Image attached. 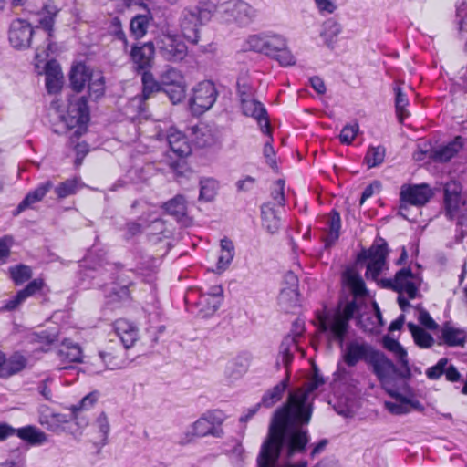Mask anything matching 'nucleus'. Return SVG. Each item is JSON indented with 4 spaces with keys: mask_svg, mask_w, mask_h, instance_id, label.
I'll list each match as a JSON object with an SVG mask.
<instances>
[{
    "mask_svg": "<svg viewBox=\"0 0 467 467\" xmlns=\"http://www.w3.org/2000/svg\"><path fill=\"white\" fill-rule=\"evenodd\" d=\"M325 384V379L317 367L313 366V375L305 389L289 394L287 402L274 414L268 433L257 455V467H307L306 461L297 463L278 464L282 450L286 448V455L291 458L296 452H303L309 441L307 425L313 412V392Z\"/></svg>",
    "mask_w": 467,
    "mask_h": 467,
    "instance_id": "f257e3e1",
    "label": "nucleus"
},
{
    "mask_svg": "<svg viewBox=\"0 0 467 467\" xmlns=\"http://www.w3.org/2000/svg\"><path fill=\"white\" fill-rule=\"evenodd\" d=\"M343 360L349 368L364 361L371 368L373 374L383 388H386V385L391 381V375L397 371L396 365L388 358L384 352L367 342L353 340L348 343L343 352Z\"/></svg>",
    "mask_w": 467,
    "mask_h": 467,
    "instance_id": "f03ea898",
    "label": "nucleus"
},
{
    "mask_svg": "<svg viewBox=\"0 0 467 467\" xmlns=\"http://www.w3.org/2000/svg\"><path fill=\"white\" fill-rule=\"evenodd\" d=\"M359 309L356 299L346 304L341 310H326L317 315V321L321 332L326 333L329 341H337L343 346L349 329V320L355 317Z\"/></svg>",
    "mask_w": 467,
    "mask_h": 467,
    "instance_id": "7ed1b4c3",
    "label": "nucleus"
},
{
    "mask_svg": "<svg viewBox=\"0 0 467 467\" xmlns=\"http://www.w3.org/2000/svg\"><path fill=\"white\" fill-rule=\"evenodd\" d=\"M300 337V333L296 335L285 336L279 347V354L275 361V368L279 369L281 364L286 369L285 378L276 384L272 389H268L262 397L260 404L265 408H270L278 402L285 389L288 387L290 379L289 366L294 359V352L297 349V338Z\"/></svg>",
    "mask_w": 467,
    "mask_h": 467,
    "instance_id": "20e7f679",
    "label": "nucleus"
},
{
    "mask_svg": "<svg viewBox=\"0 0 467 467\" xmlns=\"http://www.w3.org/2000/svg\"><path fill=\"white\" fill-rule=\"evenodd\" d=\"M60 9L54 1L49 0L43 5L39 12L40 19L38 25L35 27L38 33V29L42 28L45 31L44 45H37L36 47L35 60L36 67H39V63L46 60L49 52H53V43L51 41L54 36V26L56 17L57 16Z\"/></svg>",
    "mask_w": 467,
    "mask_h": 467,
    "instance_id": "39448f33",
    "label": "nucleus"
},
{
    "mask_svg": "<svg viewBox=\"0 0 467 467\" xmlns=\"http://www.w3.org/2000/svg\"><path fill=\"white\" fill-rule=\"evenodd\" d=\"M225 419V414L220 410H208L191 425V431L187 435L222 438L224 434L222 424Z\"/></svg>",
    "mask_w": 467,
    "mask_h": 467,
    "instance_id": "423d86ee",
    "label": "nucleus"
},
{
    "mask_svg": "<svg viewBox=\"0 0 467 467\" xmlns=\"http://www.w3.org/2000/svg\"><path fill=\"white\" fill-rule=\"evenodd\" d=\"M209 12L199 5L184 8L181 16V28L183 36L191 43L197 45L200 42L199 27L211 19Z\"/></svg>",
    "mask_w": 467,
    "mask_h": 467,
    "instance_id": "0eeeda50",
    "label": "nucleus"
},
{
    "mask_svg": "<svg viewBox=\"0 0 467 467\" xmlns=\"http://www.w3.org/2000/svg\"><path fill=\"white\" fill-rule=\"evenodd\" d=\"M461 191V186L456 182L446 184L444 188L446 215L451 220L457 216L458 225L467 227V197H463Z\"/></svg>",
    "mask_w": 467,
    "mask_h": 467,
    "instance_id": "6e6552de",
    "label": "nucleus"
},
{
    "mask_svg": "<svg viewBox=\"0 0 467 467\" xmlns=\"http://www.w3.org/2000/svg\"><path fill=\"white\" fill-rule=\"evenodd\" d=\"M219 13L221 18L227 22H235L240 26L250 24L257 16V11L248 3L242 0H234L223 4Z\"/></svg>",
    "mask_w": 467,
    "mask_h": 467,
    "instance_id": "1a4fd4ad",
    "label": "nucleus"
},
{
    "mask_svg": "<svg viewBox=\"0 0 467 467\" xmlns=\"http://www.w3.org/2000/svg\"><path fill=\"white\" fill-rule=\"evenodd\" d=\"M433 193L428 184L403 185L400 192V208L398 214L404 219L409 218L403 213V210H409V205L422 206L432 197Z\"/></svg>",
    "mask_w": 467,
    "mask_h": 467,
    "instance_id": "9d476101",
    "label": "nucleus"
},
{
    "mask_svg": "<svg viewBox=\"0 0 467 467\" xmlns=\"http://www.w3.org/2000/svg\"><path fill=\"white\" fill-rule=\"evenodd\" d=\"M37 36L36 29L25 19L16 18L9 26L8 40L10 45L16 49L23 50L28 48L33 39Z\"/></svg>",
    "mask_w": 467,
    "mask_h": 467,
    "instance_id": "9b49d317",
    "label": "nucleus"
},
{
    "mask_svg": "<svg viewBox=\"0 0 467 467\" xmlns=\"http://www.w3.org/2000/svg\"><path fill=\"white\" fill-rule=\"evenodd\" d=\"M162 92L173 104L181 102L185 98V79L181 71L169 67L160 76Z\"/></svg>",
    "mask_w": 467,
    "mask_h": 467,
    "instance_id": "f8f14e48",
    "label": "nucleus"
},
{
    "mask_svg": "<svg viewBox=\"0 0 467 467\" xmlns=\"http://www.w3.org/2000/svg\"><path fill=\"white\" fill-rule=\"evenodd\" d=\"M217 99V90L211 81H202L192 89L190 107L193 113L202 114L210 109Z\"/></svg>",
    "mask_w": 467,
    "mask_h": 467,
    "instance_id": "ddd939ff",
    "label": "nucleus"
},
{
    "mask_svg": "<svg viewBox=\"0 0 467 467\" xmlns=\"http://www.w3.org/2000/svg\"><path fill=\"white\" fill-rule=\"evenodd\" d=\"M155 45L161 56L167 61H181L187 54L186 45L176 36L169 34L159 36Z\"/></svg>",
    "mask_w": 467,
    "mask_h": 467,
    "instance_id": "4468645a",
    "label": "nucleus"
},
{
    "mask_svg": "<svg viewBox=\"0 0 467 467\" xmlns=\"http://www.w3.org/2000/svg\"><path fill=\"white\" fill-rule=\"evenodd\" d=\"M88 101L87 96H81L76 100H69L67 114L71 119L70 124L78 126V129L71 136L72 141L74 138L78 139L87 130V123L89 121V107Z\"/></svg>",
    "mask_w": 467,
    "mask_h": 467,
    "instance_id": "2eb2a0df",
    "label": "nucleus"
},
{
    "mask_svg": "<svg viewBox=\"0 0 467 467\" xmlns=\"http://www.w3.org/2000/svg\"><path fill=\"white\" fill-rule=\"evenodd\" d=\"M391 381L386 385V391L388 394L396 400L393 401H385V409L393 415H405L410 413L412 410L422 412L424 406L416 399L410 398L400 393L397 389L389 387Z\"/></svg>",
    "mask_w": 467,
    "mask_h": 467,
    "instance_id": "dca6fc26",
    "label": "nucleus"
},
{
    "mask_svg": "<svg viewBox=\"0 0 467 467\" xmlns=\"http://www.w3.org/2000/svg\"><path fill=\"white\" fill-rule=\"evenodd\" d=\"M383 346L389 351L394 353L401 366V369L397 368V371L391 375V380L394 378L409 379L411 377V371L409 365L408 354L406 349L400 344V342L389 337H384Z\"/></svg>",
    "mask_w": 467,
    "mask_h": 467,
    "instance_id": "f3484780",
    "label": "nucleus"
},
{
    "mask_svg": "<svg viewBox=\"0 0 467 467\" xmlns=\"http://www.w3.org/2000/svg\"><path fill=\"white\" fill-rule=\"evenodd\" d=\"M45 283L40 278H36L29 282L26 286L19 290L12 298L6 300L0 308L1 312H11L16 310L28 297L40 291Z\"/></svg>",
    "mask_w": 467,
    "mask_h": 467,
    "instance_id": "a211bd4d",
    "label": "nucleus"
},
{
    "mask_svg": "<svg viewBox=\"0 0 467 467\" xmlns=\"http://www.w3.org/2000/svg\"><path fill=\"white\" fill-rule=\"evenodd\" d=\"M155 54V44L153 42L144 43L142 46H133L130 50V57L137 67V70L147 71L153 65Z\"/></svg>",
    "mask_w": 467,
    "mask_h": 467,
    "instance_id": "6ab92c4d",
    "label": "nucleus"
},
{
    "mask_svg": "<svg viewBox=\"0 0 467 467\" xmlns=\"http://www.w3.org/2000/svg\"><path fill=\"white\" fill-rule=\"evenodd\" d=\"M389 254L388 243L382 237H377L368 249H362L357 255V263L367 261H385Z\"/></svg>",
    "mask_w": 467,
    "mask_h": 467,
    "instance_id": "aec40b11",
    "label": "nucleus"
},
{
    "mask_svg": "<svg viewBox=\"0 0 467 467\" xmlns=\"http://www.w3.org/2000/svg\"><path fill=\"white\" fill-rule=\"evenodd\" d=\"M462 148V138L456 137L452 141L429 151H420L418 154H428L429 158L437 162L451 161Z\"/></svg>",
    "mask_w": 467,
    "mask_h": 467,
    "instance_id": "412c9836",
    "label": "nucleus"
},
{
    "mask_svg": "<svg viewBox=\"0 0 467 467\" xmlns=\"http://www.w3.org/2000/svg\"><path fill=\"white\" fill-rule=\"evenodd\" d=\"M116 336L121 343V348L129 349L138 340V328L126 319H118L114 323Z\"/></svg>",
    "mask_w": 467,
    "mask_h": 467,
    "instance_id": "4be33fe9",
    "label": "nucleus"
},
{
    "mask_svg": "<svg viewBox=\"0 0 467 467\" xmlns=\"http://www.w3.org/2000/svg\"><path fill=\"white\" fill-rule=\"evenodd\" d=\"M125 350L119 344L109 346L106 350L99 352V358L108 369H119L125 367Z\"/></svg>",
    "mask_w": 467,
    "mask_h": 467,
    "instance_id": "5701e85b",
    "label": "nucleus"
},
{
    "mask_svg": "<svg viewBox=\"0 0 467 467\" xmlns=\"http://www.w3.org/2000/svg\"><path fill=\"white\" fill-rule=\"evenodd\" d=\"M192 140L198 148H210L215 146L218 141L217 133L205 124H200L192 128Z\"/></svg>",
    "mask_w": 467,
    "mask_h": 467,
    "instance_id": "b1692460",
    "label": "nucleus"
},
{
    "mask_svg": "<svg viewBox=\"0 0 467 467\" xmlns=\"http://www.w3.org/2000/svg\"><path fill=\"white\" fill-rule=\"evenodd\" d=\"M261 219L263 227L271 234H276L281 227V218L274 204L264 203L261 206Z\"/></svg>",
    "mask_w": 467,
    "mask_h": 467,
    "instance_id": "393cba45",
    "label": "nucleus"
},
{
    "mask_svg": "<svg viewBox=\"0 0 467 467\" xmlns=\"http://www.w3.org/2000/svg\"><path fill=\"white\" fill-rule=\"evenodd\" d=\"M442 343L448 347H463L467 341L465 330L454 327L445 323L441 330Z\"/></svg>",
    "mask_w": 467,
    "mask_h": 467,
    "instance_id": "a878e982",
    "label": "nucleus"
},
{
    "mask_svg": "<svg viewBox=\"0 0 467 467\" xmlns=\"http://www.w3.org/2000/svg\"><path fill=\"white\" fill-rule=\"evenodd\" d=\"M15 435L32 446H39L47 441V435L34 425L16 429Z\"/></svg>",
    "mask_w": 467,
    "mask_h": 467,
    "instance_id": "bb28decb",
    "label": "nucleus"
},
{
    "mask_svg": "<svg viewBox=\"0 0 467 467\" xmlns=\"http://www.w3.org/2000/svg\"><path fill=\"white\" fill-rule=\"evenodd\" d=\"M171 150L179 157H186L191 154L192 147L186 136L178 130H171L167 136Z\"/></svg>",
    "mask_w": 467,
    "mask_h": 467,
    "instance_id": "cd10ccee",
    "label": "nucleus"
},
{
    "mask_svg": "<svg viewBox=\"0 0 467 467\" xmlns=\"http://www.w3.org/2000/svg\"><path fill=\"white\" fill-rule=\"evenodd\" d=\"M91 73L82 63L72 67L69 74V82L72 90L78 93L83 90L86 84L90 81Z\"/></svg>",
    "mask_w": 467,
    "mask_h": 467,
    "instance_id": "c85d7f7f",
    "label": "nucleus"
},
{
    "mask_svg": "<svg viewBox=\"0 0 467 467\" xmlns=\"http://www.w3.org/2000/svg\"><path fill=\"white\" fill-rule=\"evenodd\" d=\"M53 183L51 181H46L40 183L34 191L29 192L24 200L18 204L16 208L17 213L23 212L32 204L40 202L45 195L52 189Z\"/></svg>",
    "mask_w": 467,
    "mask_h": 467,
    "instance_id": "c756f323",
    "label": "nucleus"
},
{
    "mask_svg": "<svg viewBox=\"0 0 467 467\" xmlns=\"http://www.w3.org/2000/svg\"><path fill=\"white\" fill-rule=\"evenodd\" d=\"M235 254L234 245L232 240L224 237L220 242V255L217 261V270H226L234 260Z\"/></svg>",
    "mask_w": 467,
    "mask_h": 467,
    "instance_id": "7c9ffc66",
    "label": "nucleus"
},
{
    "mask_svg": "<svg viewBox=\"0 0 467 467\" xmlns=\"http://www.w3.org/2000/svg\"><path fill=\"white\" fill-rule=\"evenodd\" d=\"M343 279L355 297L365 296L367 295L368 291L365 282L358 272L348 269L343 274Z\"/></svg>",
    "mask_w": 467,
    "mask_h": 467,
    "instance_id": "2f4dec72",
    "label": "nucleus"
},
{
    "mask_svg": "<svg viewBox=\"0 0 467 467\" xmlns=\"http://www.w3.org/2000/svg\"><path fill=\"white\" fill-rule=\"evenodd\" d=\"M26 365V358L18 353H15L8 359L5 357V363L0 368V378L11 377L23 370Z\"/></svg>",
    "mask_w": 467,
    "mask_h": 467,
    "instance_id": "473e14b6",
    "label": "nucleus"
},
{
    "mask_svg": "<svg viewBox=\"0 0 467 467\" xmlns=\"http://www.w3.org/2000/svg\"><path fill=\"white\" fill-rule=\"evenodd\" d=\"M341 30L340 24L333 18H329L324 22L320 36L324 38L325 44L329 48L334 47V44L337 41V36L341 33Z\"/></svg>",
    "mask_w": 467,
    "mask_h": 467,
    "instance_id": "72a5a7b5",
    "label": "nucleus"
},
{
    "mask_svg": "<svg viewBox=\"0 0 467 467\" xmlns=\"http://www.w3.org/2000/svg\"><path fill=\"white\" fill-rule=\"evenodd\" d=\"M407 327L418 347L421 348H430L433 346L434 338L425 329L412 322L408 323Z\"/></svg>",
    "mask_w": 467,
    "mask_h": 467,
    "instance_id": "f704fd0d",
    "label": "nucleus"
},
{
    "mask_svg": "<svg viewBox=\"0 0 467 467\" xmlns=\"http://www.w3.org/2000/svg\"><path fill=\"white\" fill-rule=\"evenodd\" d=\"M163 208L167 213L175 217L177 221H181L186 215V200L182 195H176L165 202Z\"/></svg>",
    "mask_w": 467,
    "mask_h": 467,
    "instance_id": "c9c22d12",
    "label": "nucleus"
},
{
    "mask_svg": "<svg viewBox=\"0 0 467 467\" xmlns=\"http://www.w3.org/2000/svg\"><path fill=\"white\" fill-rule=\"evenodd\" d=\"M327 225L328 234L325 239L327 247L334 244L339 238L341 218L340 213L337 210H332L330 212Z\"/></svg>",
    "mask_w": 467,
    "mask_h": 467,
    "instance_id": "e433bc0d",
    "label": "nucleus"
},
{
    "mask_svg": "<svg viewBox=\"0 0 467 467\" xmlns=\"http://www.w3.org/2000/svg\"><path fill=\"white\" fill-rule=\"evenodd\" d=\"M286 48V41L280 35L265 34V55L277 56L279 52Z\"/></svg>",
    "mask_w": 467,
    "mask_h": 467,
    "instance_id": "4c0bfd02",
    "label": "nucleus"
},
{
    "mask_svg": "<svg viewBox=\"0 0 467 467\" xmlns=\"http://www.w3.org/2000/svg\"><path fill=\"white\" fill-rule=\"evenodd\" d=\"M150 17L148 15H137L130 23V30L132 36L136 38L143 37L149 28Z\"/></svg>",
    "mask_w": 467,
    "mask_h": 467,
    "instance_id": "58836bf2",
    "label": "nucleus"
},
{
    "mask_svg": "<svg viewBox=\"0 0 467 467\" xmlns=\"http://www.w3.org/2000/svg\"><path fill=\"white\" fill-rule=\"evenodd\" d=\"M218 182L213 178L200 180L199 200L212 202L217 194Z\"/></svg>",
    "mask_w": 467,
    "mask_h": 467,
    "instance_id": "ea45409f",
    "label": "nucleus"
},
{
    "mask_svg": "<svg viewBox=\"0 0 467 467\" xmlns=\"http://www.w3.org/2000/svg\"><path fill=\"white\" fill-rule=\"evenodd\" d=\"M142 85H143V90L142 95L144 99H148L153 93L161 91L162 92V86L161 79L157 81L152 73H150L149 70L144 71L142 73Z\"/></svg>",
    "mask_w": 467,
    "mask_h": 467,
    "instance_id": "a19ab883",
    "label": "nucleus"
},
{
    "mask_svg": "<svg viewBox=\"0 0 467 467\" xmlns=\"http://www.w3.org/2000/svg\"><path fill=\"white\" fill-rule=\"evenodd\" d=\"M394 93H395V109L397 117L399 119V121L402 123L409 116V112L406 109V107L409 104L408 98L406 94L403 92L402 88L399 86H396L394 88Z\"/></svg>",
    "mask_w": 467,
    "mask_h": 467,
    "instance_id": "79ce46f5",
    "label": "nucleus"
},
{
    "mask_svg": "<svg viewBox=\"0 0 467 467\" xmlns=\"http://www.w3.org/2000/svg\"><path fill=\"white\" fill-rule=\"evenodd\" d=\"M12 280L16 285H20L32 277V269L30 266L20 264L9 268Z\"/></svg>",
    "mask_w": 467,
    "mask_h": 467,
    "instance_id": "37998d69",
    "label": "nucleus"
},
{
    "mask_svg": "<svg viewBox=\"0 0 467 467\" xmlns=\"http://www.w3.org/2000/svg\"><path fill=\"white\" fill-rule=\"evenodd\" d=\"M385 155L384 146H370L366 153L365 161L369 168L377 167L384 161Z\"/></svg>",
    "mask_w": 467,
    "mask_h": 467,
    "instance_id": "c03bdc74",
    "label": "nucleus"
},
{
    "mask_svg": "<svg viewBox=\"0 0 467 467\" xmlns=\"http://www.w3.org/2000/svg\"><path fill=\"white\" fill-rule=\"evenodd\" d=\"M60 357L68 362H80L82 359V350L78 344L63 343L59 350Z\"/></svg>",
    "mask_w": 467,
    "mask_h": 467,
    "instance_id": "a18cd8bd",
    "label": "nucleus"
},
{
    "mask_svg": "<svg viewBox=\"0 0 467 467\" xmlns=\"http://www.w3.org/2000/svg\"><path fill=\"white\" fill-rule=\"evenodd\" d=\"M285 282L289 285L286 288H283L281 290L280 296H279V301H284L287 296H297L296 288L298 285V279L297 276L292 272L288 271L285 273L284 276Z\"/></svg>",
    "mask_w": 467,
    "mask_h": 467,
    "instance_id": "49530a36",
    "label": "nucleus"
},
{
    "mask_svg": "<svg viewBox=\"0 0 467 467\" xmlns=\"http://www.w3.org/2000/svg\"><path fill=\"white\" fill-rule=\"evenodd\" d=\"M78 188V182L77 179H68L59 183L55 188V192L59 199H65L77 192Z\"/></svg>",
    "mask_w": 467,
    "mask_h": 467,
    "instance_id": "de8ad7c7",
    "label": "nucleus"
},
{
    "mask_svg": "<svg viewBox=\"0 0 467 467\" xmlns=\"http://www.w3.org/2000/svg\"><path fill=\"white\" fill-rule=\"evenodd\" d=\"M250 117L254 118L258 123L262 125L261 130L264 133H270V123L267 111L261 102H257L254 109H253V114H250Z\"/></svg>",
    "mask_w": 467,
    "mask_h": 467,
    "instance_id": "09e8293b",
    "label": "nucleus"
},
{
    "mask_svg": "<svg viewBox=\"0 0 467 467\" xmlns=\"http://www.w3.org/2000/svg\"><path fill=\"white\" fill-rule=\"evenodd\" d=\"M385 261H368L366 265L365 277L367 280L378 281L379 276L386 268Z\"/></svg>",
    "mask_w": 467,
    "mask_h": 467,
    "instance_id": "8fccbe9b",
    "label": "nucleus"
},
{
    "mask_svg": "<svg viewBox=\"0 0 467 467\" xmlns=\"http://www.w3.org/2000/svg\"><path fill=\"white\" fill-rule=\"evenodd\" d=\"M105 93V81L104 77L99 76L97 79L88 81V97L93 100H98L104 96Z\"/></svg>",
    "mask_w": 467,
    "mask_h": 467,
    "instance_id": "3c124183",
    "label": "nucleus"
},
{
    "mask_svg": "<svg viewBox=\"0 0 467 467\" xmlns=\"http://www.w3.org/2000/svg\"><path fill=\"white\" fill-rule=\"evenodd\" d=\"M265 34L250 36L245 42V49L265 54Z\"/></svg>",
    "mask_w": 467,
    "mask_h": 467,
    "instance_id": "603ef678",
    "label": "nucleus"
},
{
    "mask_svg": "<svg viewBox=\"0 0 467 467\" xmlns=\"http://www.w3.org/2000/svg\"><path fill=\"white\" fill-rule=\"evenodd\" d=\"M108 297L109 303H119L127 301L130 297V291L128 285H113L110 289V294L108 296Z\"/></svg>",
    "mask_w": 467,
    "mask_h": 467,
    "instance_id": "864d4df0",
    "label": "nucleus"
},
{
    "mask_svg": "<svg viewBox=\"0 0 467 467\" xmlns=\"http://www.w3.org/2000/svg\"><path fill=\"white\" fill-rule=\"evenodd\" d=\"M223 298L220 296H202L200 304L205 306V309H201L204 312V316L213 315L218 310L222 304Z\"/></svg>",
    "mask_w": 467,
    "mask_h": 467,
    "instance_id": "5fc2aeb1",
    "label": "nucleus"
},
{
    "mask_svg": "<svg viewBox=\"0 0 467 467\" xmlns=\"http://www.w3.org/2000/svg\"><path fill=\"white\" fill-rule=\"evenodd\" d=\"M358 130L359 127L358 123L347 124L343 127L339 134L340 142L348 145L350 144L356 138Z\"/></svg>",
    "mask_w": 467,
    "mask_h": 467,
    "instance_id": "6e6d98bb",
    "label": "nucleus"
},
{
    "mask_svg": "<svg viewBox=\"0 0 467 467\" xmlns=\"http://www.w3.org/2000/svg\"><path fill=\"white\" fill-rule=\"evenodd\" d=\"M150 169V166L145 168L133 167L130 169L126 174L127 181L132 183L145 182L148 179L146 173Z\"/></svg>",
    "mask_w": 467,
    "mask_h": 467,
    "instance_id": "4d7b16f0",
    "label": "nucleus"
},
{
    "mask_svg": "<svg viewBox=\"0 0 467 467\" xmlns=\"http://www.w3.org/2000/svg\"><path fill=\"white\" fill-rule=\"evenodd\" d=\"M150 169V166L145 168L133 167L130 169L126 174L127 181L132 183L145 182L148 179L146 173Z\"/></svg>",
    "mask_w": 467,
    "mask_h": 467,
    "instance_id": "13d9d810",
    "label": "nucleus"
},
{
    "mask_svg": "<svg viewBox=\"0 0 467 467\" xmlns=\"http://www.w3.org/2000/svg\"><path fill=\"white\" fill-rule=\"evenodd\" d=\"M448 359L446 358H441L436 365L430 367L426 370V376L430 379H438L444 374L445 368L447 367Z\"/></svg>",
    "mask_w": 467,
    "mask_h": 467,
    "instance_id": "bf43d9fd",
    "label": "nucleus"
},
{
    "mask_svg": "<svg viewBox=\"0 0 467 467\" xmlns=\"http://www.w3.org/2000/svg\"><path fill=\"white\" fill-rule=\"evenodd\" d=\"M13 244V237L5 235L0 238V265L7 262L11 253V246Z\"/></svg>",
    "mask_w": 467,
    "mask_h": 467,
    "instance_id": "052dcab7",
    "label": "nucleus"
},
{
    "mask_svg": "<svg viewBox=\"0 0 467 467\" xmlns=\"http://www.w3.org/2000/svg\"><path fill=\"white\" fill-rule=\"evenodd\" d=\"M96 425L99 432L102 434V446L108 443V435L110 431L109 423L105 412H101L96 420Z\"/></svg>",
    "mask_w": 467,
    "mask_h": 467,
    "instance_id": "680f3d73",
    "label": "nucleus"
},
{
    "mask_svg": "<svg viewBox=\"0 0 467 467\" xmlns=\"http://www.w3.org/2000/svg\"><path fill=\"white\" fill-rule=\"evenodd\" d=\"M413 277V273L410 267H403L400 269L395 276H394V282L398 288L400 287L401 289V286L404 285L407 282H410L409 279Z\"/></svg>",
    "mask_w": 467,
    "mask_h": 467,
    "instance_id": "e2e57ef3",
    "label": "nucleus"
},
{
    "mask_svg": "<svg viewBox=\"0 0 467 467\" xmlns=\"http://www.w3.org/2000/svg\"><path fill=\"white\" fill-rule=\"evenodd\" d=\"M418 320L421 326L428 329L434 330L438 327V324L433 320L430 313L424 308H420L419 310Z\"/></svg>",
    "mask_w": 467,
    "mask_h": 467,
    "instance_id": "0e129e2a",
    "label": "nucleus"
},
{
    "mask_svg": "<svg viewBox=\"0 0 467 467\" xmlns=\"http://www.w3.org/2000/svg\"><path fill=\"white\" fill-rule=\"evenodd\" d=\"M140 270L141 271H148V275H150L151 274L156 273L158 268V259L152 256H146L142 259L141 262L139 263Z\"/></svg>",
    "mask_w": 467,
    "mask_h": 467,
    "instance_id": "69168bd1",
    "label": "nucleus"
},
{
    "mask_svg": "<svg viewBox=\"0 0 467 467\" xmlns=\"http://www.w3.org/2000/svg\"><path fill=\"white\" fill-rule=\"evenodd\" d=\"M46 78H63L59 64L55 60L47 61L45 65Z\"/></svg>",
    "mask_w": 467,
    "mask_h": 467,
    "instance_id": "338daca9",
    "label": "nucleus"
},
{
    "mask_svg": "<svg viewBox=\"0 0 467 467\" xmlns=\"http://www.w3.org/2000/svg\"><path fill=\"white\" fill-rule=\"evenodd\" d=\"M275 183H276V188L271 192V196L273 199H275L277 202V203L279 205L284 206L285 202V192H284L285 181L279 179L276 181Z\"/></svg>",
    "mask_w": 467,
    "mask_h": 467,
    "instance_id": "774afa93",
    "label": "nucleus"
}]
</instances>
